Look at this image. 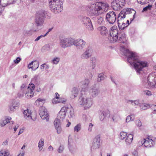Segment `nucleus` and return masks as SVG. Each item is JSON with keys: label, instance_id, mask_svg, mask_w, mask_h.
<instances>
[{"label": "nucleus", "instance_id": "e2e57ef3", "mask_svg": "<svg viewBox=\"0 0 156 156\" xmlns=\"http://www.w3.org/2000/svg\"><path fill=\"white\" fill-rule=\"evenodd\" d=\"M52 29H53V28H49L48 29V31L44 35V36H46L49 33V32H50L51 31V30H52Z\"/></svg>", "mask_w": 156, "mask_h": 156}, {"label": "nucleus", "instance_id": "13d9d810", "mask_svg": "<svg viewBox=\"0 0 156 156\" xmlns=\"http://www.w3.org/2000/svg\"><path fill=\"white\" fill-rule=\"evenodd\" d=\"M52 102L54 104H56L58 103V100L57 99L54 98L52 100Z\"/></svg>", "mask_w": 156, "mask_h": 156}, {"label": "nucleus", "instance_id": "f257e3e1", "mask_svg": "<svg viewBox=\"0 0 156 156\" xmlns=\"http://www.w3.org/2000/svg\"><path fill=\"white\" fill-rule=\"evenodd\" d=\"M125 55L127 57L128 62L131 65H133L136 72L140 73L144 68L147 66V63L145 61H140L136 53L130 51L127 49L124 50Z\"/></svg>", "mask_w": 156, "mask_h": 156}, {"label": "nucleus", "instance_id": "4c0bfd02", "mask_svg": "<svg viewBox=\"0 0 156 156\" xmlns=\"http://www.w3.org/2000/svg\"><path fill=\"white\" fill-rule=\"evenodd\" d=\"M67 112H69L68 115L70 117H73L74 116V111L73 108H68Z\"/></svg>", "mask_w": 156, "mask_h": 156}, {"label": "nucleus", "instance_id": "5fc2aeb1", "mask_svg": "<svg viewBox=\"0 0 156 156\" xmlns=\"http://www.w3.org/2000/svg\"><path fill=\"white\" fill-rule=\"evenodd\" d=\"M20 61L21 58L20 57H18L16 60H14V62L15 63L17 64L20 62Z\"/></svg>", "mask_w": 156, "mask_h": 156}, {"label": "nucleus", "instance_id": "774afa93", "mask_svg": "<svg viewBox=\"0 0 156 156\" xmlns=\"http://www.w3.org/2000/svg\"><path fill=\"white\" fill-rule=\"evenodd\" d=\"M55 98H54L58 99L59 98V95L57 93H55Z\"/></svg>", "mask_w": 156, "mask_h": 156}, {"label": "nucleus", "instance_id": "6e6552de", "mask_svg": "<svg viewBox=\"0 0 156 156\" xmlns=\"http://www.w3.org/2000/svg\"><path fill=\"white\" fill-rule=\"evenodd\" d=\"M46 14V12L43 10L39 11L37 13L35 21L37 26H41L43 25Z\"/></svg>", "mask_w": 156, "mask_h": 156}, {"label": "nucleus", "instance_id": "7ed1b4c3", "mask_svg": "<svg viewBox=\"0 0 156 156\" xmlns=\"http://www.w3.org/2000/svg\"><path fill=\"white\" fill-rule=\"evenodd\" d=\"M119 31L117 27L113 26L111 27L110 31V35L109 40L112 42H115L118 41L119 43H124L126 41V34L123 32H122L119 35L118 39Z\"/></svg>", "mask_w": 156, "mask_h": 156}, {"label": "nucleus", "instance_id": "6ab92c4d", "mask_svg": "<svg viewBox=\"0 0 156 156\" xmlns=\"http://www.w3.org/2000/svg\"><path fill=\"white\" fill-rule=\"evenodd\" d=\"M39 115L41 118L48 121L49 119V116L47 110L44 107H42L39 110Z\"/></svg>", "mask_w": 156, "mask_h": 156}, {"label": "nucleus", "instance_id": "37998d69", "mask_svg": "<svg viewBox=\"0 0 156 156\" xmlns=\"http://www.w3.org/2000/svg\"><path fill=\"white\" fill-rule=\"evenodd\" d=\"M150 107V105L146 103H142L140 105L141 109L143 110H145L147 109Z\"/></svg>", "mask_w": 156, "mask_h": 156}, {"label": "nucleus", "instance_id": "69168bd1", "mask_svg": "<svg viewBox=\"0 0 156 156\" xmlns=\"http://www.w3.org/2000/svg\"><path fill=\"white\" fill-rule=\"evenodd\" d=\"M53 148L51 146H49L48 148V150L49 151H52L53 150Z\"/></svg>", "mask_w": 156, "mask_h": 156}, {"label": "nucleus", "instance_id": "8fccbe9b", "mask_svg": "<svg viewBox=\"0 0 156 156\" xmlns=\"http://www.w3.org/2000/svg\"><path fill=\"white\" fill-rule=\"evenodd\" d=\"M64 149L63 146H60L58 150V153H62Z\"/></svg>", "mask_w": 156, "mask_h": 156}, {"label": "nucleus", "instance_id": "f704fd0d", "mask_svg": "<svg viewBox=\"0 0 156 156\" xmlns=\"http://www.w3.org/2000/svg\"><path fill=\"white\" fill-rule=\"evenodd\" d=\"M96 16L97 23L99 24H101L104 22L103 17L99 15Z\"/></svg>", "mask_w": 156, "mask_h": 156}, {"label": "nucleus", "instance_id": "7c9ffc66", "mask_svg": "<svg viewBox=\"0 0 156 156\" xmlns=\"http://www.w3.org/2000/svg\"><path fill=\"white\" fill-rule=\"evenodd\" d=\"M9 151L3 149L0 151V156H9Z\"/></svg>", "mask_w": 156, "mask_h": 156}, {"label": "nucleus", "instance_id": "473e14b6", "mask_svg": "<svg viewBox=\"0 0 156 156\" xmlns=\"http://www.w3.org/2000/svg\"><path fill=\"white\" fill-rule=\"evenodd\" d=\"M134 119L135 115L134 114H131L126 117V122H129L130 121H133Z\"/></svg>", "mask_w": 156, "mask_h": 156}, {"label": "nucleus", "instance_id": "e433bc0d", "mask_svg": "<svg viewBox=\"0 0 156 156\" xmlns=\"http://www.w3.org/2000/svg\"><path fill=\"white\" fill-rule=\"evenodd\" d=\"M10 4L8 0H0V5L2 7H5Z\"/></svg>", "mask_w": 156, "mask_h": 156}, {"label": "nucleus", "instance_id": "4be33fe9", "mask_svg": "<svg viewBox=\"0 0 156 156\" xmlns=\"http://www.w3.org/2000/svg\"><path fill=\"white\" fill-rule=\"evenodd\" d=\"M100 136L99 135L96 136L93 140L92 147L94 149H96L100 147Z\"/></svg>", "mask_w": 156, "mask_h": 156}, {"label": "nucleus", "instance_id": "de8ad7c7", "mask_svg": "<svg viewBox=\"0 0 156 156\" xmlns=\"http://www.w3.org/2000/svg\"><path fill=\"white\" fill-rule=\"evenodd\" d=\"M55 129H56L57 133L58 134H60L62 132V129L61 126H58L55 127Z\"/></svg>", "mask_w": 156, "mask_h": 156}, {"label": "nucleus", "instance_id": "680f3d73", "mask_svg": "<svg viewBox=\"0 0 156 156\" xmlns=\"http://www.w3.org/2000/svg\"><path fill=\"white\" fill-rule=\"evenodd\" d=\"M23 131L24 129L23 128L19 130L18 135H20L22 134L23 132Z\"/></svg>", "mask_w": 156, "mask_h": 156}, {"label": "nucleus", "instance_id": "0eeeda50", "mask_svg": "<svg viewBox=\"0 0 156 156\" xmlns=\"http://www.w3.org/2000/svg\"><path fill=\"white\" fill-rule=\"evenodd\" d=\"M144 82L145 86L156 88V72H153L150 73Z\"/></svg>", "mask_w": 156, "mask_h": 156}, {"label": "nucleus", "instance_id": "39448f33", "mask_svg": "<svg viewBox=\"0 0 156 156\" xmlns=\"http://www.w3.org/2000/svg\"><path fill=\"white\" fill-rule=\"evenodd\" d=\"M63 0H51L49 2L51 10L55 13L61 12L63 10Z\"/></svg>", "mask_w": 156, "mask_h": 156}, {"label": "nucleus", "instance_id": "864d4df0", "mask_svg": "<svg viewBox=\"0 0 156 156\" xmlns=\"http://www.w3.org/2000/svg\"><path fill=\"white\" fill-rule=\"evenodd\" d=\"M101 115H102L103 116V117H102V118H101L100 119V120L101 121H102L104 120L105 117L106 116V113L105 112L103 111L101 113Z\"/></svg>", "mask_w": 156, "mask_h": 156}, {"label": "nucleus", "instance_id": "f8f14e48", "mask_svg": "<svg viewBox=\"0 0 156 156\" xmlns=\"http://www.w3.org/2000/svg\"><path fill=\"white\" fill-rule=\"evenodd\" d=\"M86 44L85 41L81 39L75 40L73 39V45H74L78 50L83 49Z\"/></svg>", "mask_w": 156, "mask_h": 156}, {"label": "nucleus", "instance_id": "09e8293b", "mask_svg": "<svg viewBox=\"0 0 156 156\" xmlns=\"http://www.w3.org/2000/svg\"><path fill=\"white\" fill-rule=\"evenodd\" d=\"M137 2L141 4H144L147 3L148 2L147 0H137Z\"/></svg>", "mask_w": 156, "mask_h": 156}, {"label": "nucleus", "instance_id": "a211bd4d", "mask_svg": "<svg viewBox=\"0 0 156 156\" xmlns=\"http://www.w3.org/2000/svg\"><path fill=\"white\" fill-rule=\"evenodd\" d=\"M90 82V80L87 78H85L81 82V83L83 85V87L81 90V92L82 94H83V92L86 93L88 91V86Z\"/></svg>", "mask_w": 156, "mask_h": 156}, {"label": "nucleus", "instance_id": "1a4fd4ad", "mask_svg": "<svg viewBox=\"0 0 156 156\" xmlns=\"http://www.w3.org/2000/svg\"><path fill=\"white\" fill-rule=\"evenodd\" d=\"M73 39L67 38L60 39L59 41L60 46L63 48L73 46Z\"/></svg>", "mask_w": 156, "mask_h": 156}, {"label": "nucleus", "instance_id": "72a5a7b5", "mask_svg": "<svg viewBox=\"0 0 156 156\" xmlns=\"http://www.w3.org/2000/svg\"><path fill=\"white\" fill-rule=\"evenodd\" d=\"M105 76L102 73H101L98 75L97 81L98 82H100L104 80L105 79Z\"/></svg>", "mask_w": 156, "mask_h": 156}, {"label": "nucleus", "instance_id": "603ef678", "mask_svg": "<svg viewBox=\"0 0 156 156\" xmlns=\"http://www.w3.org/2000/svg\"><path fill=\"white\" fill-rule=\"evenodd\" d=\"M144 94L148 96H151L152 95L151 92L148 90H145L144 91Z\"/></svg>", "mask_w": 156, "mask_h": 156}, {"label": "nucleus", "instance_id": "423d86ee", "mask_svg": "<svg viewBox=\"0 0 156 156\" xmlns=\"http://www.w3.org/2000/svg\"><path fill=\"white\" fill-rule=\"evenodd\" d=\"M78 103L80 107L85 110L88 109L93 104V99L90 97H81L78 99Z\"/></svg>", "mask_w": 156, "mask_h": 156}, {"label": "nucleus", "instance_id": "3c124183", "mask_svg": "<svg viewBox=\"0 0 156 156\" xmlns=\"http://www.w3.org/2000/svg\"><path fill=\"white\" fill-rule=\"evenodd\" d=\"M136 124L137 126L140 127L142 126V124L140 120H137L136 121Z\"/></svg>", "mask_w": 156, "mask_h": 156}, {"label": "nucleus", "instance_id": "9b49d317", "mask_svg": "<svg viewBox=\"0 0 156 156\" xmlns=\"http://www.w3.org/2000/svg\"><path fill=\"white\" fill-rule=\"evenodd\" d=\"M82 21L84 27L88 30L92 31L94 30L92 23L89 18L84 16L83 17Z\"/></svg>", "mask_w": 156, "mask_h": 156}, {"label": "nucleus", "instance_id": "a878e982", "mask_svg": "<svg viewBox=\"0 0 156 156\" xmlns=\"http://www.w3.org/2000/svg\"><path fill=\"white\" fill-rule=\"evenodd\" d=\"M11 119V118L10 117H8L5 120L2 121L0 122V125L2 126H4L7 123L9 122V123L13 124V122L12 121H10Z\"/></svg>", "mask_w": 156, "mask_h": 156}, {"label": "nucleus", "instance_id": "f3484780", "mask_svg": "<svg viewBox=\"0 0 156 156\" xmlns=\"http://www.w3.org/2000/svg\"><path fill=\"white\" fill-rule=\"evenodd\" d=\"M93 50L91 48L88 47L81 55L80 58L82 59L87 60L92 55Z\"/></svg>", "mask_w": 156, "mask_h": 156}, {"label": "nucleus", "instance_id": "c85d7f7f", "mask_svg": "<svg viewBox=\"0 0 156 156\" xmlns=\"http://www.w3.org/2000/svg\"><path fill=\"white\" fill-rule=\"evenodd\" d=\"M126 102L128 104L131 103L132 105L134 106L138 105L139 104V100H128Z\"/></svg>", "mask_w": 156, "mask_h": 156}, {"label": "nucleus", "instance_id": "a18cd8bd", "mask_svg": "<svg viewBox=\"0 0 156 156\" xmlns=\"http://www.w3.org/2000/svg\"><path fill=\"white\" fill-rule=\"evenodd\" d=\"M119 115L116 114H114L112 116V119L114 122H117L118 120Z\"/></svg>", "mask_w": 156, "mask_h": 156}, {"label": "nucleus", "instance_id": "dca6fc26", "mask_svg": "<svg viewBox=\"0 0 156 156\" xmlns=\"http://www.w3.org/2000/svg\"><path fill=\"white\" fill-rule=\"evenodd\" d=\"M28 86L27 93L25 94V96L27 98H30L32 97L34 95L35 85L33 83H31Z\"/></svg>", "mask_w": 156, "mask_h": 156}, {"label": "nucleus", "instance_id": "4468645a", "mask_svg": "<svg viewBox=\"0 0 156 156\" xmlns=\"http://www.w3.org/2000/svg\"><path fill=\"white\" fill-rule=\"evenodd\" d=\"M23 115L24 118L27 120H32L35 121L37 118V115L36 113L32 114L31 111L29 109L25 110L23 112Z\"/></svg>", "mask_w": 156, "mask_h": 156}, {"label": "nucleus", "instance_id": "49530a36", "mask_svg": "<svg viewBox=\"0 0 156 156\" xmlns=\"http://www.w3.org/2000/svg\"><path fill=\"white\" fill-rule=\"evenodd\" d=\"M127 133L124 132H121L120 133V138L122 140L124 139L127 136Z\"/></svg>", "mask_w": 156, "mask_h": 156}, {"label": "nucleus", "instance_id": "338daca9", "mask_svg": "<svg viewBox=\"0 0 156 156\" xmlns=\"http://www.w3.org/2000/svg\"><path fill=\"white\" fill-rule=\"evenodd\" d=\"M24 151H22V153H20L17 156H24Z\"/></svg>", "mask_w": 156, "mask_h": 156}, {"label": "nucleus", "instance_id": "c03bdc74", "mask_svg": "<svg viewBox=\"0 0 156 156\" xmlns=\"http://www.w3.org/2000/svg\"><path fill=\"white\" fill-rule=\"evenodd\" d=\"M58 100V103H62L65 104L66 101V99L64 98H62L61 97H59V98L57 99Z\"/></svg>", "mask_w": 156, "mask_h": 156}, {"label": "nucleus", "instance_id": "ddd939ff", "mask_svg": "<svg viewBox=\"0 0 156 156\" xmlns=\"http://www.w3.org/2000/svg\"><path fill=\"white\" fill-rule=\"evenodd\" d=\"M117 19L116 13L112 11L108 12L106 15V20L110 24H113Z\"/></svg>", "mask_w": 156, "mask_h": 156}, {"label": "nucleus", "instance_id": "2eb2a0df", "mask_svg": "<svg viewBox=\"0 0 156 156\" xmlns=\"http://www.w3.org/2000/svg\"><path fill=\"white\" fill-rule=\"evenodd\" d=\"M141 143L142 146L147 148L152 147L155 144L154 141L148 137L144 139L141 141Z\"/></svg>", "mask_w": 156, "mask_h": 156}, {"label": "nucleus", "instance_id": "052dcab7", "mask_svg": "<svg viewBox=\"0 0 156 156\" xmlns=\"http://www.w3.org/2000/svg\"><path fill=\"white\" fill-rule=\"evenodd\" d=\"M17 0H8L9 4H13L16 2Z\"/></svg>", "mask_w": 156, "mask_h": 156}, {"label": "nucleus", "instance_id": "2f4dec72", "mask_svg": "<svg viewBox=\"0 0 156 156\" xmlns=\"http://www.w3.org/2000/svg\"><path fill=\"white\" fill-rule=\"evenodd\" d=\"M45 100L41 98H38L35 101L36 105L37 106H42L45 102Z\"/></svg>", "mask_w": 156, "mask_h": 156}, {"label": "nucleus", "instance_id": "0e129e2a", "mask_svg": "<svg viewBox=\"0 0 156 156\" xmlns=\"http://www.w3.org/2000/svg\"><path fill=\"white\" fill-rule=\"evenodd\" d=\"M44 47L46 48V49H47L48 50H50V46L49 45L46 44Z\"/></svg>", "mask_w": 156, "mask_h": 156}, {"label": "nucleus", "instance_id": "bf43d9fd", "mask_svg": "<svg viewBox=\"0 0 156 156\" xmlns=\"http://www.w3.org/2000/svg\"><path fill=\"white\" fill-rule=\"evenodd\" d=\"M45 36H44V35H41L40 36H38V37H37L34 40L35 41H37L38 40H39L40 38L42 37H45Z\"/></svg>", "mask_w": 156, "mask_h": 156}, {"label": "nucleus", "instance_id": "b1692460", "mask_svg": "<svg viewBox=\"0 0 156 156\" xmlns=\"http://www.w3.org/2000/svg\"><path fill=\"white\" fill-rule=\"evenodd\" d=\"M97 30L101 35H105L108 34V30L105 26H99Z\"/></svg>", "mask_w": 156, "mask_h": 156}, {"label": "nucleus", "instance_id": "bb28decb", "mask_svg": "<svg viewBox=\"0 0 156 156\" xmlns=\"http://www.w3.org/2000/svg\"><path fill=\"white\" fill-rule=\"evenodd\" d=\"M133 138V136L132 134H128L125 140L126 144L127 145L130 144L132 141Z\"/></svg>", "mask_w": 156, "mask_h": 156}, {"label": "nucleus", "instance_id": "aec40b11", "mask_svg": "<svg viewBox=\"0 0 156 156\" xmlns=\"http://www.w3.org/2000/svg\"><path fill=\"white\" fill-rule=\"evenodd\" d=\"M90 95L92 97H96L99 93L100 91L96 85L94 84L93 85L89 90Z\"/></svg>", "mask_w": 156, "mask_h": 156}, {"label": "nucleus", "instance_id": "f03ea898", "mask_svg": "<svg viewBox=\"0 0 156 156\" xmlns=\"http://www.w3.org/2000/svg\"><path fill=\"white\" fill-rule=\"evenodd\" d=\"M136 11L133 9L126 8L123 9L120 12L117 16V22L119 29L121 30H123L128 26V24L126 22L125 20L126 15L131 14L133 16L132 21L135 18Z\"/></svg>", "mask_w": 156, "mask_h": 156}, {"label": "nucleus", "instance_id": "79ce46f5", "mask_svg": "<svg viewBox=\"0 0 156 156\" xmlns=\"http://www.w3.org/2000/svg\"><path fill=\"white\" fill-rule=\"evenodd\" d=\"M21 90L22 91V93L21 94H20V93H19L18 94V96L19 97H21L23 96L24 94V89L26 88V86L25 84H23L20 87Z\"/></svg>", "mask_w": 156, "mask_h": 156}, {"label": "nucleus", "instance_id": "cd10ccee", "mask_svg": "<svg viewBox=\"0 0 156 156\" xmlns=\"http://www.w3.org/2000/svg\"><path fill=\"white\" fill-rule=\"evenodd\" d=\"M79 92V90L78 88L76 87H74L72 91L73 94H74L75 96L71 95L70 98L72 99H74L75 97H76L78 94Z\"/></svg>", "mask_w": 156, "mask_h": 156}, {"label": "nucleus", "instance_id": "20e7f679", "mask_svg": "<svg viewBox=\"0 0 156 156\" xmlns=\"http://www.w3.org/2000/svg\"><path fill=\"white\" fill-rule=\"evenodd\" d=\"M108 9L107 3L101 2H97L92 6L91 12L92 15L97 16L106 12Z\"/></svg>", "mask_w": 156, "mask_h": 156}, {"label": "nucleus", "instance_id": "58836bf2", "mask_svg": "<svg viewBox=\"0 0 156 156\" xmlns=\"http://www.w3.org/2000/svg\"><path fill=\"white\" fill-rule=\"evenodd\" d=\"M60 58L59 57H55L51 61V62L53 64L57 65L59 62Z\"/></svg>", "mask_w": 156, "mask_h": 156}, {"label": "nucleus", "instance_id": "c9c22d12", "mask_svg": "<svg viewBox=\"0 0 156 156\" xmlns=\"http://www.w3.org/2000/svg\"><path fill=\"white\" fill-rule=\"evenodd\" d=\"M62 120L57 118L55 120L54 124L55 127L57 126H61V122Z\"/></svg>", "mask_w": 156, "mask_h": 156}, {"label": "nucleus", "instance_id": "412c9836", "mask_svg": "<svg viewBox=\"0 0 156 156\" xmlns=\"http://www.w3.org/2000/svg\"><path fill=\"white\" fill-rule=\"evenodd\" d=\"M67 110L68 108L63 107L58 114L57 118L62 120L65 117Z\"/></svg>", "mask_w": 156, "mask_h": 156}, {"label": "nucleus", "instance_id": "ea45409f", "mask_svg": "<svg viewBox=\"0 0 156 156\" xmlns=\"http://www.w3.org/2000/svg\"><path fill=\"white\" fill-rule=\"evenodd\" d=\"M81 129V124L79 123L77 124L74 128V132H78Z\"/></svg>", "mask_w": 156, "mask_h": 156}, {"label": "nucleus", "instance_id": "a19ab883", "mask_svg": "<svg viewBox=\"0 0 156 156\" xmlns=\"http://www.w3.org/2000/svg\"><path fill=\"white\" fill-rule=\"evenodd\" d=\"M90 62L92 64V69H93L96 64L97 60L96 58L95 57L91 58L90 59Z\"/></svg>", "mask_w": 156, "mask_h": 156}, {"label": "nucleus", "instance_id": "393cba45", "mask_svg": "<svg viewBox=\"0 0 156 156\" xmlns=\"http://www.w3.org/2000/svg\"><path fill=\"white\" fill-rule=\"evenodd\" d=\"M19 103L18 101H13L9 106L10 111H11L12 112L16 108H18L19 107Z\"/></svg>", "mask_w": 156, "mask_h": 156}, {"label": "nucleus", "instance_id": "9d476101", "mask_svg": "<svg viewBox=\"0 0 156 156\" xmlns=\"http://www.w3.org/2000/svg\"><path fill=\"white\" fill-rule=\"evenodd\" d=\"M125 3V0H113L111 5L114 10H118L122 9Z\"/></svg>", "mask_w": 156, "mask_h": 156}, {"label": "nucleus", "instance_id": "5701e85b", "mask_svg": "<svg viewBox=\"0 0 156 156\" xmlns=\"http://www.w3.org/2000/svg\"><path fill=\"white\" fill-rule=\"evenodd\" d=\"M39 63L38 62L35 60L33 61L28 66L29 69H31L33 70H35L39 67Z\"/></svg>", "mask_w": 156, "mask_h": 156}, {"label": "nucleus", "instance_id": "6e6d98bb", "mask_svg": "<svg viewBox=\"0 0 156 156\" xmlns=\"http://www.w3.org/2000/svg\"><path fill=\"white\" fill-rule=\"evenodd\" d=\"M93 126V124L91 123H90L89 124V127L88 130L89 132H91L92 130V127Z\"/></svg>", "mask_w": 156, "mask_h": 156}, {"label": "nucleus", "instance_id": "4d7b16f0", "mask_svg": "<svg viewBox=\"0 0 156 156\" xmlns=\"http://www.w3.org/2000/svg\"><path fill=\"white\" fill-rule=\"evenodd\" d=\"M151 7V5H148V6H146L144 8L143 11H146L147 10H149L150 9Z\"/></svg>", "mask_w": 156, "mask_h": 156}, {"label": "nucleus", "instance_id": "c756f323", "mask_svg": "<svg viewBox=\"0 0 156 156\" xmlns=\"http://www.w3.org/2000/svg\"><path fill=\"white\" fill-rule=\"evenodd\" d=\"M44 145V140L43 139H40L38 142V147L39 151H41Z\"/></svg>", "mask_w": 156, "mask_h": 156}]
</instances>
